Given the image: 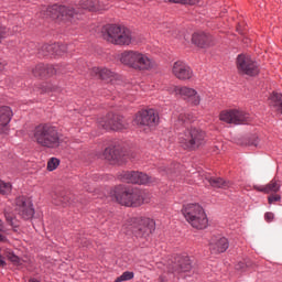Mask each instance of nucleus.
<instances>
[{
    "mask_svg": "<svg viewBox=\"0 0 282 282\" xmlns=\"http://www.w3.org/2000/svg\"><path fill=\"white\" fill-rule=\"evenodd\" d=\"M7 257H8L9 261H11L12 263H14L15 265H19L21 259H20L17 254H14V253H12V252H9V253L7 254Z\"/></svg>",
    "mask_w": 282,
    "mask_h": 282,
    "instance_id": "36",
    "label": "nucleus"
},
{
    "mask_svg": "<svg viewBox=\"0 0 282 282\" xmlns=\"http://www.w3.org/2000/svg\"><path fill=\"white\" fill-rule=\"evenodd\" d=\"M172 74L175 78H178V80H189V78H193V70L191 69V66L186 65V63L182 61L173 64Z\"/></svg>",
    "mask_w": 282,
    "mask_h": 282,
    "instance_id": "18",
    "label": "nucleus"
},
{
    "mask_svg": "<svg viewBox=\"0 0 282 282\" xmlns=\"http://www.w3.org/2000/svg\"><path fill=\"white\" fill-rule=\"evenodd\" d=\"M4 217L11 226L14 224V216L8 212V209L4 210Z\"/></svg>",
    "mask_w": 282,
    "mask_h": 282,
    "instance_id": "37",
    "label": "nucleus"
},
{
    "mask_svg": "<svg viewBox=\"0 0 282 282\" xmlns=\"http://www.w3.org/2000/svg\"><path fill=\"white\" fill-rule=\"evenodd\" d=\"M91 76H97V78H101V80H113L116 73L109 70L108 68H98L93 67L90 70Z\"/></svg>",
    "mask_w": 282,
    "mask_h": 282,
    "instance_id": "23",
    "label": "nucleus"
},
{
    "mask_svg": "<svg viewBox=\"0 0 282 282\" xmlns=\"http://www.w3.org/2000/svg\"><path fill=\"white\" fill-rule=\"evenodd\" d=\"M260 193H279L281 191V181L273 178L264 187H256Z\"/></svg>",
    "mask_w": 282,
    "mask_h": 282,
    "instance_id": "27",
    "label": "nucleus"
},
{
    "mask_svg": "<svg viewBox=\"0 0 282 282\" xmlns=\"http://www.w3.org/2000/svg\"><path fill=\"white\" fill-rule=\"evenodd\" d=\"M129 230L140 239H147L155 230V221L150 218H132L129 220Z\"/></svg>",
    "mask_w": 282,
    "mask_h": 282,
    "instance_id": "7",
    "label": "nucleus"
},
{
    "mask_svg": "<svg viewBox=\"0 0 282 282\" xmlns=\"http://www.w3.org/2000/svg\"><path fill=\"white\" fill-rule=\"evenodd\" d=\"M67 52V45L65 44H43L39 50V56H63Z\"/></svg>",
    "mask_w": 282,
    "mask_h": 282,
    "instance_id": "16",
    "label": "nucleus"
},
{
    "mask_svg": "<svg viewBox=\"0 0 282 282\" xmlns=\"http://www.w3.org/2000/svg\"><path fill=\"white\" fill-rule=\"evenodd\" d=\"M230 246L228 238L221 236H214L209 241V250L212 254H221L226 252Z\"/></svg>",
    "mask_w": 282,
    "mask_h": 282,
    "instance_id": "19",
    "label": "nucleus"
},
{
    "mask_svg": "<svg viewBox=\"0 0 282 282\" xmlns=\"http://www.w3.org/2000/svg\"><path fill=\"white\" fill-rule=\"evenodd\" d=\"M54 204L56 206H70L69 197L67 196H61L58 200H55Z\"/></svg>",
    "mask_w": 282,
    "mask_h": 282,
    "instance_id": "35",
    "label": "nucleus"
},
{
    "mask_svg": "<svg viewBox=\"0 0 282 282\" xmlns=\"http://www.w3.org/2000/svg\"><path fill=\"white\" fill-rule=\"evenodd\" d=\"M210 35L206 33H194L192 42L194 45H197V47H206L207 45H210Z\"/></svg>",
    "mask_w": 282,
    "mask_h": 282,
    "instance_id": "26",
    "label": "nucleus"
},
{
    "mask_svg": "<svg viewBox=\"0 0 282 282\" xmlns=\"http://www.w3.org/2000/svg\"><path fill=\"white\" fill-rule=\"evenodd\" d=\"M167 91L170 94H175V96H180V93H177V89H182V86H169L167 88Z\"/></svg>",
    "mask_w": 282,
    "mask_h": 282,
    "instance_id": "40",
    "label": "nucleus"
},
{
    "mask_svg": "<svg viewBox=\"0 0 282 282\" xmlns=\"http://www.w3.org/2000/svg\"><path fill=\"white\" fill-rule=\"evenodd\" d=\"M178 144L187 151H195L206 144V132L196 128L178 133Z\"/></svg>",
    "mask_w": 282,
    "mask_h": 282,
    "instance_id": "6",
    "label": "nucleus"
},
{
    "mask_svg": "<svg viewBox=\"0 0 282 282\" xmlns=\"http://www.w3.org/2000/svg\"><path fill=\"white\" fill-rule=\"evenodd\" d=\"M15 210L22 219H32L34 217L32 202L26 199L25 196H20L15 199Z\"/></svg>",
    "mask_w": 282,
    "mask_h": 282,
    "instance_id": "14",
    "label": "nucleus"
},
{
    "mask_svg": "<svg viewBox=\"0 0 282 282\" xmlns=\"http://www.w3.org/2000/svg\"><path fill=\"white\" fill-rule=\"evenodd\" d=\"M12 108L8 106L0 107V133H6L8 131V124H10V120H12Z\"/></svg>",
    "mask_w": 282,
    "mask_h": 282,
    "instance_id": "22",
    "label": "nucleus"
},
{
    "mask_svg": "<svg viewBox=\"0 0 282 282\" xmlns=\"http://www.w3.org/2000/svg\"><path fill=\"white\" fill-rule=\"evenodd\" d=\"M178 96L183 98V100H186L194 107H197L202 102V97L195 90L194 88L187 87V86H181V88L176 89Z\"/></svg>",
    "mask_w": 282,
    "mask_h": 282,
    "instance_id": "17",
    "label": "nucleus"
},
{
    "mask_svg": "<svg viewBox=\"0 0 282 282\" xmlns=\"http://www.w3.org/2000/svg\"><path fill=\"white\" fill-rule=\"evenodd\" d=\"M104 39L112 45H131L134 37L131 30L126 26L109 24L104 28Z\"/></svg>",
    "mask_w": 282,
    "mask_h": 282,
    "instance_id": "4",
    "label": "nucleus"
},
{
    "mask_svg": "<svg viewBox=\"0 0 282 282\" xmlns=\"http://www.w3.org/2000/svg\"><path fill=\"white\" fill-rule=\"evenodd\" d=\"M171 3H188L189 6H195L197 0H170Z\"/></svg>",
    "mask_w": 282,
    "mask_h": 282,
    "instance_id": "38",
    "label": "nucleus"
},
{
    "mask_svg": "<svg viewBox=\"0 0 282 282\" xmlns=\"http://www.w3.org/2000/svg\"><path fill=\"white\" fill-rule=\"evenodd\" d=\"M33 76L36 78H43L44 76H54V74L61 73L58 66L39 64L33 68Z\"/></svg>",
    "mask_w": 282,
    "mask_h": 282,
    "instance_id": "20",
    "label": "nucleus"
},
{
    "mask_svg": "<svg viewBox=\"0 0 282 282\" xmlns=\"http://www.w3.org/2000/svg\"><path fill=\"white\" fill-rule=\"evenodd\" d=\"M40 91L41 94H50V91H54L55 94H58L61 93V88L52 84H42L40 87Z\"/></svg>",
    "mask_w": 282,
    "mask_h": 282,
    "instance_id": "30",
    "label": "nucleus"
},
{
    "mask_svg": "<svg viewBox=\"0 0 282 282\" xmlns=\"http://www.w3.org/2000/svg\"><path fill=\"white\" fill-rule=\"evenodd\" d=\"M169 173H173V171L169 170Z\"/></svg>",
    "mask_w": 282,
    "mask_h": 282,
    "instance_id": "46",
    "label": "nucleus"
},
{
    "mask_svg": "<svg viewBox=\"0 0 282 282\" xmlns=\"http://www.w3.org/2000/svg\"><path fill=\"white\" fill-rule=\"evenodd\" d=\"M79 6L82 10H88L89 12H96V10H105V7L100 4V0H82Z\"/></svg>",
    "mask_w": 282,
    "mask_h": 282,
    "instance_id": "25",
    "label": "nucleus"
},
{
    "mask_svg": "<svg viewBox=\"0 0 282 282\" xmlns=\"http://www.w3.org/2000/svg\"><path fill=\"white\" fill-rule=\"evenodd\" d=\"M112 202H117L121 206H140L144 198L142 197V191L138 188L126 187L119 185L110 192Z\"/></svg>",
    "mask_w": 282,
    "mask_h": 282,
    "instance_id": "3",
    "label": "nucleus"
},
{
    "mask_svg": "<svg viewBox=\"0 0 282 282\" xmlns=\"http://www.w3.org/2000/svg\"><path fill=\"white\" fill-rule=\"evenodd\" d=\"M4 67H6V64L0 63V72H3Z\"/></svg>",
    "mask_w": 282,
    "mask_h": 282,
    "instance_id": "44",
    "label": "nucleus"
},
{
    "mask_svg": "<svg viewBox=\"0 0 282 282\" xmlns=\"http://www.w3.org/2000/svg\"><path fill=\"white\" fill-rule=\"evenodd\" d=\"M44 17H50L51 19H62V20H72L78 19V11L72 7L53 4L48 8L42 10Z\"/></svg>",
    "mask_w": 282,
    "mask_h": 282,
    "instance_id": "8",
    "label": "nucleus"
},
{
    "mask_svg": "<svg viewBox=\"0 0 282 282\" xmlns=\"http://www.w3.org/2000/svg\"><path fill=\"white\" fill-rule=\"evenodd\" d=\"M160 171H166V167H160Z\"/></svg>",
    "mask_w": 282,
    "mask_h": 282,
    "instance_id": "45",
    "label": "nucleus"
},
{
    "mask_svg": "<svg viewBox=\"0 0 282 282\" xmlns=\"http://www.w3.org/2000/svg\"><path fill=\"white\" fill-rule=\"evenodd\" d=\"M193 265L191 263V258L188 257H176L174 260L169 262L167 272L180 273V272H191Z\"/></svg>",
    "mask_w": 282,
    "mask_h": 282,
    "instance_id": "13",
    "label": "nucleus"
},
{
    "mask_svg": "<svg viewBox=\"0 0 282 282\" xmlns=\"http://www.w3.org/2000/svg\"><path fill=\"white\" fill-rule=\"evenodd\" d=\"M246 268H254V262L251 260H247L245 262L240 261L236 264V270L243 271L246 270Z\"/></svg>",
    "mask_w": 282,
    "mask_h": 282,
    "instance_id": "32",
    "label": "nucleus"
},
{
    "mask_svg": "<svg viewBox=\"0 0 282 282\" xmlns=\"http://www.w3.org/2000/svg\"><path fill=\"white\" fill-rule=\"evenodd\" d=\"M104 158L108 162H112V164L124 162V152L120 148H106Z\"/></svg>",
    "mask_w": 282,
    "mask_h": 282,
    "instance_id": "21",
    "label": "nucleus"
},
{
    "mask_svg": "<svg viewBox=\"0 0 282 282\" xmlns=\"http://www.w3.org/2000/svg\"><path fill=\"white\" fill-rule=\"evenodd\" d=\"M236 65L239 74H245L246 76H257L259 74V66L250 55H238Z\"/></svg>",
    "mask_w": 282,
    "mask_h": 282,
    "instance_id": "9",
    "label": "nucleus"
},
{
    "mask_svg": "<svg viewBox=\"0 0 282 282\" xmlns=\"http://www.w3.org/2000/svg\"><path fill=\"white\" fill-rule=\"evenodd\" d=\"M32 140L42 149H58L61 147L58 129L47 123H41L33 129Z\"/></svg>",
    "mask_w": 282,
    "mask_h": 282,
    "instance_id": "1",
    "label": "nucleus"
},
{
    "mask_svg": "<svg viewBox=\"0 0 282 282\" xmlns=\"http://www.w3.org/2000/svg\"><path fill=\"white\" fill-rule=\"evenodd\" d=\"M133 279V272L126 271L115 282L131 281Z\"/></svg>",
    "mask_w": 282,
    "mask_h": 282,
    "instance_id": "34",
    "label": "nucleus"
},
{
    "mask_svg": "<svg viewBox=\"0 0 282 282\" xmlns=\"http://www.w3.org/2000/svg\"><path fill=\"white\" fill-rule=\"evenodd\" d=\"M220 120L228 124H248L250 115L242 110H225L220 112Z\"/></svg>",
    "mask_w": 282,
    "mask_h": 282,
    "instance_id": "11",
    "label": "nucleus"
},
{
    "mask_svg": "<svg viewBox=\"0 0 282 282\" xmlns=\"http://www.w3.org/2000/svg\"><path fill=\"white\" fill-rule=\"evenodd\" d=\"M264 219H265V221H273L274 220V214L273 213H271V212H268V213H265L264 214Z\"/></svg>",
    "mask_w": 282,
    "mask_h": 282,
    "instance_id": "42",
    "label": "nucleus"
},
{
    "mask_svg": "<svg viewBox=\"0 0 282 282\" xmlns=\"http://www.w3.org/2000/svg\"><path fill=\"white\" fill-rule=\"evenodd\" d=\"M8 28L0 25V43L6 39V36H8Z\"/></svg>",
    "mask_w": 282,
    "mask_h": 282,
    "instance_id": "39",
    "label": "nucleus"
},
{
    "mask_svg": "<svg viewBox=\"0 0 282 282\" xmlns=\"http://www.w3.org/2000/svg\"><path fill=\"white\" fill-rule=\"evenodd\" d=\"M205 182L209 183L213 188H230V182L224 181L221 177L205 176Z\"/></svg>",
    "mask_w": 282,
    "mask_h": 282,
    "instance_id": "24",
    "label": "nucleus"
},
{
    "mask_svg": "<svg viewBox=\"0 0 282 282\" xmlns=\"http://www.w3.org/2000/svg\"><path fill=\"white\" fill-rule=\"evenodd\" d=\"M270 100L272 106L276 109V111H280L282 113V94L273 93L270 97Z\"/></svg>",
    "mask_w": 282,
    "mask_h": 282,
    "instance_id": "29",
    "label": "nucleus"
},
{
    "mask_svg": "<svg viewBox=\"0 0 282 282\" xmlns=\"http://www.w3.org/2000/svg\"><path fill=\"white\" fill-rule=\"evenodd\" d=\"M11 192H12V184L6 183L0 180V194L10 195Z\"/></svg>",
    "mask_w": 282,
    "mask_h": 282,
    "instance_id": "31",
    "label": "nucleus"
},
{
    "mask_svg": "<svg viewBox=\"0 0 282 282\" xmlns=\"http://www.w3.org/2000/svg\"><path fill=\"white\" fill-rule=\"evenodd\" d=\"M98 124L105 131H122V129L128 127L127 121H124V117L119 115H108L100 119Z\"/></svg>",
    "mask_w": 282,
    "mask_h": 282,
    "instance_id": "10",
    "label": "nucleus"
},
{
    "mask_svg": "<svg viewBox=\"0 0 282 282\" xmlns=\"http://www.w3.org/2000/svg\"><path fill=\"white\" fill-rule=\"evenodd\" d=\"M182 213L192 228H196V230L208 228V217L199 204H187L183 206Z\"/></svg>",
    "mask_w": 282,
    "mask_h": 282,
    "instance_id": "5",
    "label": "nucleus"
},
{
    "mask_svg": "<svg viewBox=\"0 0 282 282\" xmlns=\"http://www.w3.org/2000/svg\"><path fill=\"white\" fill-rule=\"evenodd\" d=\"M180 124H191V122L195 121V116L191 112L183 111L177 116Z\"/></svg>",
    "mask_w": 282,
    "mask_h": 282,
    "instance_id": "28",
    "label": "nucleus"
},
{
    "mask_svg": "<svg viewBox=\"0 0 282 282\" xmlns=\"http://www.w3.org/2000/svg\"><path fill=\"white\" fill-rule=\"evenodd\" d=\"M119 61L126 67H131L138 72H148L155 67V62L140 51H124L119 55Z\"/></svg>",
    "mask_w": 282,
    "mask_h": 282,
    "instance_id": "2",
    "label": "nucleus"
},
{
    "mask_svg": "<svg viewBox=\"0 0 282 282\" xmlns=\"http://www.w3.org/2000/svg\"><path fill=\"white\" fill-rule=\"evenodd\" d=\"M0 232H3V220L0 219ZM0 241L6 242V238L0 234Z\"/></svg>",
    "mask_w": 282,
    "mask_h": 282,
    "instance_id": "43",
    "label": "nucleus"
},
{
    "mask_svg": "<svg viewBox=\"0 0 282 282\" xmlns=\"http://www.w3.org/2000/svg\"><path fill=\"white\" fill-rule=\"evenodd\" d=\"M58 164H61V161L56 158H52L48 162H47V170L48 171H56V169H58Z\"/></svg>",
    "mask_w": 282,
    "mask_h": 282,
    "instance_id": "33",
    "label": "nucleus"
},
{
    "mask_svg": "<svg viewBox=\"0 0 282 282\" xmlns=\"http://www.w3.org/2000/svg\"><path fill=\"white\" fill-rule=\"evenodd\" d=\"M269 204H274V202H281V196L280 195H271L268 197Z\"/></svg>",
    "mask_w": 282,
    "mask_h": 282,
    "instance_id": "41",
    "label": "nucleus"
},
{
    "mask_svg": "<svg viewBox=\"0 0 282 282\" xmlns=\"http://www.w3.org/2000/svg\"><path fill=\"white\" fill-rule=\"evenodd\" d=\"M134 122L141 129L143 127H155L160 122V117L154 109L142 110L137 113Z\"/></svg>",
    "mask_w": 282,
    "mask_h": 282,
    "instance_id": "12",
    "label": "nucleus"
},
{
    "mask_svg": "<svg viewBox=\"0 0 282 282\" xmlns=\"http://www.w3.org/2000/svg\"><path fill=\"white\" fill-rule=\"evenodd\" d=\"M121 182H127V184H149L151 183V177L141 172H122L120 175Z\"/></svg>",
    "mask_w": 282,
    "mask_h": 282,
    "instance_id": "15",
    "label": "nucleus"
}]
</instances>
